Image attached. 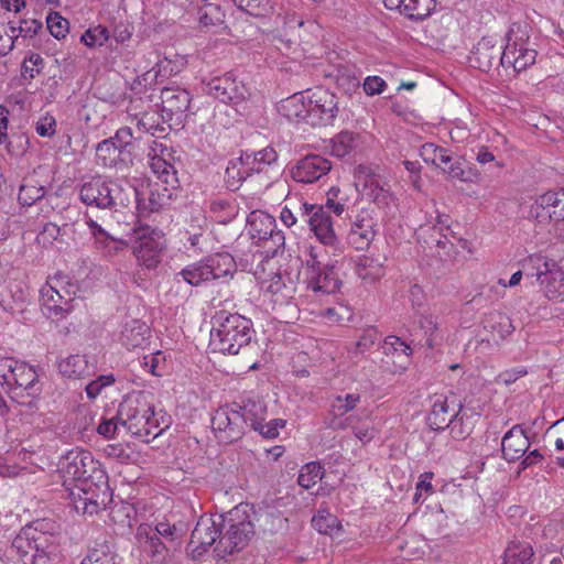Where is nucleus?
<instances>
[{
  "mask_svg": "<svg viewBox=\"0 0 564 564\" xmlns=\"http://www.w3.org/2000/svg\"><path fill=\"white\" fill-rule=\"evenodd\" d=\"M360 399L359 393L335 397L329 406L327 426L335 431L347 430L350 422L357 421L358 414H350L348 416L346 414L356 409Z\"/></svg>",
  "mask_w": 564,
  "mask_h": 564,
  "instance_id": "nucleus-27",
  "label": "nucleus"
},
{
  "mask_svg": "<svg viewBox=\"0 0 564 564\" xmlns=\"http://www.w3.org/2000/svg\"><path fill=\"white\" fill-rule=\"evenodd\" d=\"M77 292V284L74 283L68 275L63 273H56L55 275L50 276L40 290V293L45 297L48 305H54V294L62 295L67 301L76 303Z\"/></svg>",
  "mask_w": 564,
  "mask_h": 564,
  "instance_id": "nucleus-33",
  "label": "nucleus"
},
{
  "mask_svg": "<svg viewBox=\"0 0 564 564\" xmlns=\"http://www.w3.org/2000/svg\"><path fill=\"white\" fill-rule=\"evenodd\" d=\"M305 279L307 288L315 293H334L339 289L340 281L334 271V265H322L318 254L314 248L306 259Z\"/></svg>",
  "mask_w": 564,
  "mask_h": 564,
  "instance_id": "nucleus-18",
  "label": "nucleus"
},
{
  "mask_svg": "<svg viewBox=\"0 0 564 564\" xmlns=\"http://www.w3.org/2000/svg\"><path fill=\"white\" fill-rule=\"evenodd\" d=\"M86 224L94 238L95 248L101 256L106 258H112L118 256L128 248L127 241L110 236L93 218L88 217Z\"/></svg>",
  "mask_w": 564,
  "mask_h": 564,
  "instance_id": "nucleus-31",
  "label": "nucleus"
},
{
  "mask_svg": "<svg viewBox=\"0 0 564 564\" xmlns=\"http://www.w3.org/2000/svg\"><path fill=\"white\" fill-rule=\"evenodd\" d=\"M141 367L155 377H162L167 369L166 355L161 350L145 355L141 360Z\"/></svg>",
  "mask_w": 564,
  "mask_h": 564,
  "instance_id": "nucleus-50",
  "label": "nucleus"
},
{
  "mask_svg": "<svg viewBox=\"0 0 564 564\" xmlns=\"http://www.w3.org/2000/svg\"><path fill=\"white\" fill-rule=\"evenodd\" d=\"M460 405L449 401L445 395H436L427 415V423L434 431H442L451 425Z\"/></svg>",
  "mask_w": 564,
  "mask_h": 564,
  "instance_id": "nucleus-32",
  "label": "nucleus"
},
{
  "mask_svg": "<svg viewBox=\"0 0 564 564\" xmlns=\"http://www.w3.org/2000/svg\"><path fill=\"white\" fill-rule=\"evenodd\" d=\"M42 28V23L31 19V20H21L18 25H14L12 22L9 23L8 30L6 34L14 40L22 37H32L37 33V31Z\"/></svg>",
  "mask_w": 564,
  "mask_h": 564,
  "instance_id": "nucleus-53",
  "label": "nucleus"
},
{
  "mask_svg": "<svg viewBox=\"0 0 564 564\" xmlns=\"http://www.w3.org/2000/svg\"><path fill=\"white\" fill-rule=\"evenodd\" d=\"M382 351L384 355H397L400 358V369L405 370L410 364V357L413 352L412 348L397 336H388L383 340Z\"/></svg>",
  "mask_w": 564,
  "mask_h": 564,
  "instance_id": "nucleus-42",
  "label": "nucleus"
},
{
  "mask_svg": "<svg viewBox=\"0 0 564 564\" xmlns=\"http://www.w3.org/2000/svg\"><path fill=\"white\" fill-rule=\"evenodd\" d=\"M223 534V522L210 516H202L194 528L189 547L192 552L199 556L205 553Z\"/></svg>",
  "mask_w": 564,
  "mask_h": 564,
  "instance_id": "nucleus-24",
  "label": "nucleus"
},
{
  "mask_svg": "<svg viewBox=\"0 0 564 564\" xmlns=\"http://www.w3.org/2000/svg\"><path fill=\"white\" fill-rule=\"evenodd\" d=\"M45 195L44 186L33 180H26L21 186L18 195L20 204L31 206Z\"/></svg>",
  "mask_w": 564,
  "mask_h": 564,
  "instance_id": "nucleus-51",
  "label": "nucleus"
},
{
  "mask_svg": "<svg viewBox=\"0 0 564 564\" xmlns=\"http://www.w3.org/2000/svg\"><path fill=\"white\" fill-rule=\"evenodd\" d=\"M247 229L257 245L275 252L284 245V235L276 230L275 219L265 212L252 210L247 218Z\"/></svg>",
  "mask_w": 564,
  "mask_h": 564,
  "instance_id": "nucleus-15",
  "label": "nucleus"
},
{
  "mask_svg": "<svg viewBox=\"0 0 564 564\" xmlns=\"http://www.w3.org/2000/svg\"><path fill=\"white\" fill-rule=\"evenodd\" d=\"M91 482L77 485L78 494L72 491L74 496L75 508L83 513L94 514L99 510L105 509L108 503V495L102 491L101 495L91 490Z\"/></svg>",
  "mask_w": 564,
  "mask_h": 564,
  "instance_id": "nucleus-34",
  "label": "nucleus"
},
{
  "mask_svg": "<svg viewBox=\"0 0 564 564\" xmlns=\"http://www.w3.org/2000/svg\"><path fill=\"white\" fill-rule=\"evenodd\" d=\"M447 429H449L451 435L455 440H464L471 432L470 423L468 422V419L465 417L464 414H460V409L458 410L457 415L452 420V423L451 425H448Z\"/></svg>",
  "mask_w": 564,
  "mask_h": 564,
  "instance_id": "nucleus-59",
  "label": "nucleus"
},
{
  "mask_svg": "<svg viewBox=\"0 0 564 564\" xmlns=\"http://www.w3.org/2000/svg\"><path fill=\"white\" fill-rule=\"evenodd\" d=\"M524 274L534 276L540 283L544 295L551 301L564 300V271L552 260L541 256H532L523 264Z\"/></svg>",
  "mask_w": 564,
  "mask_h": 564,
  "instance_id": "nucleus-10",
  "label": "nucleus"
},
{
  "mask_svg": "<svg viewBox=\"0 0 564 564\" xmlns=\"http://www.w3.org/2000/svg\"><path fill=\"white\" fill-rule=\"evenodd\" d=\"M135 541L142 554L150 558L152 563L161 564L164 562L167 547L161 541L159 534L152 530V524L141 523L137 528Z\"/></svg>",
  "mask_w": 564,
  "mask_h": 564,
  "instance_id": "nucleus-28",
  "label": "nucleus"
},
{
  "mask_svg": "<svg viewBox=\"0 0 564 564\" xmlns=\"http://www.w3.org/2000/svg\"><path fill=\"white\" fill-rule=\"evenodd\" d=\"M54 305H48L45 297L40 293L42 312L48 318L62 319L75 310V302L67 301L62 295L54 294Z\"/></svg>",
  "mask_w": 564,
  "mask_h": 564,
  "instance_id": "nucleus-41",
  "label": "nucleus"
},
{
  "mask_svg": "<svg viewBox=\"0 0 564 564\" xmlns=\"http://www.w3.org/2000/svg\"><path fill=\"white\" fill-rule=\"evenodd\" d=\"M242 155L247 170L250 173V178L256 175L262 185L268 187L279 172L276 151L271 147H267L258 152H246Z\"/></svg>",
  "mask_w": 564,
  "mask_h": 564,
  "instance_id": "nucleus-20",
  "label": "nucleus"
},
{
  "mask_svg": "<svg viewBox=\"0 0 564 564\" xmlns=\"http://www.w3.org/2000/svg\"><path fill=\"white\" fill-rule=\"evenodd\" d=\"M378 221L373 208H361L351 221L348 241L357 249L365 250L378 234Z\"/></svg>",
  "mask_w": 564,
  "mask_h": 564,
  "instance_id": "nucleus-23",
  "label": "nucleus"
},
{
  "mask_svg": "<svg viewBox=\"0 0 564 564\" xmlns=\"http://www.w3.org/2000/svg\"><path fill=\"white\" fill-rule=\"evenodd\" d=\"M420 155L425 163L443 169L449 177L465 181L462 162L455 160L449 150L427 142L421 147Z\"/></svg>",
  "mask_w": 564,
  "mask_h": 564,
  "instance_id": "nucleus-25",
  "label": "nucleus"
},
{
  "mask_svg": "<svg viewBox=\"0 0 564 564\" xmlns=\"http://www.w3.org/2000/svg\"><path fill=\"white\" fill-rule=\"evenodd\" d=\"M133 133L131 128L118 129L113 137L105 139L96 145V163L104 167L122 169L132 161L131 145Z\"/></svg>",
  "mask_w": 564,
  "mask_h": 564,
  "instance_id": "nucleus-12",
  "label": "nucleus"
},
{
  "mask_svg": "<svg viewBox=\"0 0 564 564\" xmlns=\"http://www.w3.org/2000/svg\"><path fill=\"white\" fill-rule=\"evenodd\" d=\"M58 471L64 482L77 481L79 485L86 482H101L106 479L105 470L89 451L73 448L61 456Z\"/></svg>",
  "mask_w": 564,
  "mask_h": 564,
  "instance_id": "nucleus-7",
  "label": "nucleus"
},
{
  "mask_svg": "<svg viewBox=\"0 0 564 564\" xmlns=\"http://www.w3.org/2000/svg\"><path fill=\"white\" fill-rule=\"evenodd\" d=\"M112 560V554L105 547H101L91 550L80 564H113Z\"/></svg>",
  "mask_w": 564,
  "mask_h": 564,
  "instance_id": "nucleus-64",
  "label": "nucleus"
},
{
  "mask_svg": "<svg viewBox=\"0 0 564 564\" xmlns=\"http://www.w3.org/2000/svg\"><path fill=\"white\" fill-rule=\"evenodd\" d=\"M212 217L219 224L231 221L238 214L237 205L227 198H217L210 202Z\"/></svg>",
  "mask_w": 564,
  "mask_h": 564,
  "instance_id": "nucleus-45",
  "label": "nucleus"
},
{
  "mask_svg": "<svg viewBox=\"0 0 564 564\" xmlns=\"http://www.w3.org/2000/svg\"><path fill=\"white\" fill-rule=\"evenodd\" d=\"M286 426V421L283 419H273L269 422L262 421L260 425L257 427L256 432H258L261 436L268 440H273L279 436L280 430Z\"/></svg>",
  "mask_w": 564,
  "mask_h": 564,
  "instance_id": "nucleus-62",
  "label": "nucleus"
},
{
  "mask_svg": "<svg viewBox=\"0 0 564 564\" xmlns=\"http://www.w3.org/2000/svg\"><path fill=\"white\" fill-rule=\"evenodd\" d=\"M207 91L224 104H239L250 96V89L234 73L215 77L207 84Z\"/></svg>",
  "mask_w": 564,
  "mask_h": 564,
  "instance_id": "nucleus-19",
  "label": "nucleus"
},
{
  "mask_svg": "<svg viewBox=\"0 0 564 564\" xmlns=\"http://www.w3.org/2000/svg\"><path fill=\"white\" fill-rule=\"evenodd\" d=\"M536 55L530 39V28L527 24L513 23L506 34V45L500 55L502 66L512 67L520 73L535 63Z\"/></svg>",
  "mask_w": 564,
  "mask_h": 564,
  "instance_id": "nucleus-6",
  "label": "nucleus"
},
{
  "mask_svg": "<svg viewBox=\"0 0 564 564\" xmlns=\"http://www.w3.org/2000/svg\"><path fill=\"white\" fill-rule=\"evenodd\" d=\"M58 371L66 378L82 379L94 373L95 367L88 362L86 356L76 354L62 358L58 362Z\"/></svg>",
  "mask_w": 564,
  "mask_h": 564,
  "instance_id": "nucleus-37",
  "label": "nucleus"
},
{
  "mask_svg": "<svg viewBox=\"0 0 564 564\" xmlns=\"http://www.w3.org/2000/svg\"><path fill=\"white\" fill-rule=\"evenodd\" d=\"M151 338L150 327L138 318L126 319L120 329L119 341L128 350L143 349Z\"/></svg>",
  "mask_w": 564,
  "mask_h": 564,
  "instance_id": "nucleus-29",
  "label": "nucleus"
},
{
  "mask_svg": "<svg viewBox=\"0 0 564 564\" xmlns=\"http://www.w3.org/2000/svg\"><path fill=\"white\" fill-rule=\"evenodd\" d=\"M348 429L351 430L354 436L362 444L371 442L377 434L375 426L368 422L367 417L359 414L357 415V421L349 423Z\"/></svg>",
  "mask_w": 564,
  "mask_h": 564,
  "instance_id": "nucleus-52",
  "label": "nucleus"
},
{
  "mask_svg": "<svg viewBox=\"0 0 564 564\" xmlns=\"http://www.w3.org/2000/svg\"><path fill=\"white\" fill-rule=\"evenodd\" d=\"M225 176L228 186L231 188H237L243 181L250 178L243 155L229 161Z\"/></svg>",
  "mask_w": 564,
  "mask_h": 564,
  "instance_id": "nucleus-44",
  "label": "nucleus"
},
{
  "mask_svg": "<svg viewBox=\"0 0 564 564\" xmlns=\"http://www.w3.org/2000/svg\"><path fill=\"white\" fill-rule=\"evenodd\" d=\"M212 427L223 443H231L243 434V419L235 405L219 408L212 417Z\"/></svg>",
  "mask_w": 564,
  "mask_h": 564,
  "instance_id": "nucleus-22",
  "label": "nucleus"
},
{
  "mask_svg": "<svg viewBox=\"0 0 564 564\" xmlns=\"http://www.w3.org/2000/svg\"><path fill=\"white\" fill-rule=\"evenodd\" d=\"M150 167L158 178L170 186L177 182L176 170L174 165L161 155H154L150 160Z\"/></svg>",
  "mask_w": 564,
  "mask_h": 564,
  "instance_id": "nucleus-46",
  "label": "nucleus"
},
{
  "mask_svg": "<svg viewBox=\"0 0 564 564\" xmlns=\"http://www.w3.org/2000/svg\"><path fill=\"white\" fill-rule=\"evenodd\" d=\"M199 23L203 26H216L223 23V13L219 6L207 3L199 11Z\"/></svg>",
  "mask_w": 564,
  "mask_h": 564,
  "instance_id": "nucleus-58",
  "label": "nucleus"
},
{
  "mask_svg": "<svg viewBox=\"0 0 564 564\" xmlns=\"http://www.w3.org/2000/svg\"><path fill=\"white\" fill-rule=\"evenodd\" d=\"M235 270L236 263L232 256L227 252H221L208 256L200 261L186 265L176 274V278L181 276L186 283L193 286H199L230 275Z\"/></svg>",
  "mask_w": 564,
  "mask_h": 564,
  "instance_id": "nucleus-9",
  "label": "nucleus"
},
{
  "mask_svg": "<svg viewBox=\"0 0 564 564\" xmlns=\"http://www.w3.org/2000/svg\"><path fill=\"white\" fill-rule=\"evenodd\" d=\"M307 101V124L312 127L333 124L338 113V100L333 93L322 88L308 90Z\"/></svg>",
  "mask_w": 564,
  "mask_h": 564,
  "instance_id": "nucleus-17",
  "label": "nucleus"
},
{
  "mask_svg": "<svg viewBox=\"0 0 564 564\" xmlns=\"http://www.w3.org/2000/svg\"><path fill=\"white\" fill-rule=\"evenodd\" d=\"M357 274L364 281L375 282L383 276L384 270L381 263L369 257H364L357 264Z\"/></svg>",
  "mask_w": 564,
  "mask_h": 564,
  "instance_id": "nucleus-49",
  "label": "nucleus"
},
{
  "mask_svg": "<svg viewBox=\"0 0 564 564\" xmlns=\"http://www.w3.org/2000/svg\"><path fill=\"white\" fill-rule=\"evenodd\" d=\"M533 547L529 542L513 540L508 543L502 564H533Z\"/></svg>",
  "mask_w": 564,
  "mask_h": 564,
  "instance_id": "nucleus-38",
  "label": "nucleus"
},
{
  "mask_svg": "<svg viewBox=\"0 0 564 564\" xmlns=\"http://www.w3.org/2000/svg\"><path fill=\"white\" fill-rule=\"evenodd\" d=\"M239 415L243 419V430L250 426L257 430L262 421L265 420V405L261 401L248 400L242 406L234 404Z\"/></svg>",
  "mask_w": 564,
  "mask_h": 564,
  "instance_id": "nucleus-39",
  "label": "nucleus"
},
{
  "mask_svg": "<svg viewBox=\"0 0 564 564\" xmlns=\"http://www.w3.org/2000/svg\"><path fill=\"white\" fill-rule=\"evenodd\" d=\"M264 301L272 310L290 306L294 303L296 280L286 272H282L272 259L259 263L254 270Z\"/></svg>",
  "mask_w": 564,
  "mask_h": 564,
  "instance_id": "nucleus-4",
  "label": "nucleus"
},
{
  "mask_svg": "<svg viewBox=\"0 0 564 564\" xmlns=\"http://www.w3.org/2000/svg\"><path fill=\"white\" fill-rule=\"evenodd\" d=\"M42 390L36 369L11 357L0 358V394L7 393L20 404H32Z\"/></svg>",
  "mask_w": 564,
  "mask_h": 564,
  "instance_id": "nucleus-3",
  "label": "nucleus"
},
{
  "mask_svg": "<svg viewBox=\"0 0 564 564\" xmlns=\"http://www.w3.org/2000/svg\"><path fill=\"white\" fill-rule=\"evenodd\" d=\"M497 40L494 36H484L475 47V54L478 58L485 59V66L489 67L491 61L497 57L500 53V47L496 48Z\"/></svg>",
  "mask_w": 564,
  "mask_h": 564,
  "instance_id": "nucleus-54",
  "label": "nucleus"
},
{
  "mask_svg": "<svg viewBox=\"0 0 564 564\" xmlns=\"http://www.w3.org/2000/svg\"><path fill=\"white\" fill-rule=\"evenodd\" d=\"M61 229L56 224L46 223L36 236V242L42 248H50L57 241Z\"/></svg>",
  "mask_w": 564,
  "mask_h": 564,
  "instance_id": "nucleus-61",
  "label": "nucleus"
},
{
  "mask_svg": "<svg viewBox=\"0 0 564 564\" xmlns=\"http://www.w3.org/2000/svg\"><path fill=\"white\" fill-rule=\"evenodd\" d=\"M79 196L84 204L98 208H117L129 203L128 194L118 182L102 177H94L85 183Z\"/></svg>",
  "mask_w": 564,
  "mask_h": 564,
  "instance_id": "nucleus-13",
  "label": "nucleus"
},
{
  "mask_svg": "<svg viewBox=\"0 0 564 564\" xmlns=\"http://www.w3.org/2000/svg\"><path fill=\"white\" fill-rule=\"evenodd\" d=\"M252 322L238 313L219 312L213 318L209 348L223 355H237L253 337Z\"/></svg>",
  "mask_w": 564,
  "mask_h": 564,
  "instance_id": "nucleus-2",
  "label": "nucleus"
},
{
  "mask_svg": "<svg viewBox=\"0 0 564 564\" xmlns=\"http://www.w3.org/2000/svg\"><path fill=\"white\" fill-rule=\"evenodd\" d=\"M308 90L296 93L285 99H282L278 106V112L286 120L295 123H307V101Z\"/></svg>",
  "mask_w": 564,
  "mask_h": 564,
  "instance_id": "nucleus-35",
  "label": "nucleus"
},
{
  "mask_svg": "<svg viewBox=\"0 0 564 564\" xmlns=\"http://www.w3.org/2000/svg\"><path fill=\"white\" fill-rule=\"evenodd\" d=\"M312 525L319 533L330 536H338L343 529L338 518L326 509H319L314 514Z\"/></svg>",
  "mask_w": 564,
  "mask_h": 564,
  "instance_id": "nucleus-40",
  "label": "nucleus"
},
{
  "mask_svg": "<svg viewBox=\"0 0 564 564\" xmlns=\"http://www.w3.org/2000/svg\"><path fill=\"white\" fill-rule=\"evenodd\" d=\"M324 467L318 462L304 465L299 474L297 482L304 489L314 487L324 476Z\"/></svg>",
  "mask_w": 564,
  "mask_h": 564,
  "instance_id": "nucleus-47",
  "label": "nucleus"
},
{
  "mask_svg": "<svg viewBox=\"0 0 564 564\" xmlns=\"http://www.w3.org/2000/svg\"><path fill=\"white\" fill-rule=\"evenodd\" d=\"M56 119L46 112L39 117L35 122V131L42 138H52L56 133Z\"/></svg>",
  "mask_w": 564,
  "mask_h": 564,
  "instance_id": "nucleus-63",
  "label": "nucleus"
},
{
  "mask_svg": "<svg viewBox=\"0 0 564 564\" xmlns=\"http://www.w3.org/2000/svg\"><path fill=\"white\" fill-rule=\"evenodd\" d=\"M57 538L37 527H24L11 544V553H15L23 564H45L55 555Z\"/></svg>",
  "mask_w": 564,
  "mask_h": 564,
  "instance_id": "nucleus-5",
  "label": "nucleus"
},
{
  "mask_svg": "<svg viewBox=\"0 0 564 564\" xmlns=\"http://www.w3.org/2000/svg\"><path fill=\"white\" fill-rule=\"evenodd\" d=\"M117 419L127 433L147 443L164 430L155 416L149 395L144 392L126 397L119 405Z\"/></svg>",
  "mask_w": 564,
  "mask_h": 564,
  "instance_id": "nucleus-1",
  "label": "nucleus"
},
{
  "mask_svg": "<svg viewBox=\"0 0 564 564\" xmlns=\"http://www.w3.org/2000/svg\"><path fill=\"white\" fill-rule=\"evenodd\" d=\"M189 93L178 86L165 87L161 91L162 112L165 113L164 118L172 120V118L183 116L191 105Z\"/></svg>",
  "mask_w": 564,
  "mask_h": 564,
  "instance_id": "nucleus-30",
  "label": "nucleus"
},
{
  "mask_svg": "<svg viewBox=\"0 0 564 564\" xmlns=\"http://www.w3.org/2000/svg\"><path fill=\"white\" fill-rule=\"evenodd\" d=\"M132 251L137 260L148 269H154L162 260L166 242L164 234L149 225H139L132 230Z\"/></svg>",
  "mask_w": 564,
  "mask_h": 564,
  "instance_id": "nucleus-11",
  "label": "nucleus"
},
{
  "mask_svg": "<svg viewBox=\"0 0 564 564\" xmlns=\"http://www.w3.org/2000/svg\"><path fill=\"white\" fill-rule=\"evenodd\" d=\"M501 446L503 457L509 462H514L525 455L530 442L522 429L513 426L505 434Z\"/></svg>",
  "mask_w": 564,
  "mask_h": 564,
  "instance_id": "nucleus-36",
  "label": "nucleus"
},
{
  "mask_svg": "<svg viewBox=\"0 0 564 564\" xmlns=\"http://www.w3.org/2000/svg\"><path fill=\"white\" fill-rule=\"evenodd\" d=\"M354 185L362 198L380 207L389 205L392 198L388 181L369 165L359 164L355 167Z\"/></svg>",
  "mask_w": 564,
  "mask_h": 564,
  "instance_id": "nucleus-14",
  "label": "nucleus"
},
{
  "mask_svg": "<svg viewBox=\"0 0 564 564\" xmlns=\"http://www.w3.org/2000/svg\"><path fill=\"white\" fill-rule=\"evenodd\" d=\"M46 24L50 33L55 39H63L68 32V21L64 19L58 12L50 13L46 19Z\"/></svg>",
  "mask_w": 564,
  "mask_h": 564,
  "instance_id": "nucleus-60",
  "label": "nucleus"
},
{
  "mask_svg": "<svg viewBox=\"0 0 564 564\" xmlns=\"http://www.w3.org/2000/svg\"><path fill=\"white\" fill-rule=\"evenodd\" d=\"M359 144V137L352 132H340L332 139L330 152L337 158L349 155Z\"/></svg>",
  "mask_w": 564,
  "mask_h": 564,
  "instance_id": "nucleus-43",
  "label": "nucleus"
},
{
  "mask_svg": "<svg viewBox=\"0 0 564 564\" xmlns=\"http://www.w3.org/2000/svg\"><path fill=\"white\" fill-rule=\"evenodd\" d=\"M110 37L109 31L104 25H95L86 30L80 41L88 47L102 46Z\"/></svg>",
  "mask_w": 564,
  "mask_h": 564,
  "instance_id": "nucleus-55",
  "label": "nucleus"
},
{
  "mask_svg": "<svg viewBox=\"0 0 564 564\" xmlns=\"http://www.w3.org/2000/svg\"><path fill=\"white\" fill-rule=\"evenodd\" d=\"M301 219L308 224L319 242L337 250L338 239L334 230L333 218L326 207L316 204L301 203L299 205Z\"/></svg>",
  "mask_w": 564,
  "mask_h": 564,
  "instance_id": "nucleus-16",
  "label": "nucleus"
},
{
  "mask_svg": "<svg viewBox=\"0 0 564 564\" xmlns=\"http://www.w3.org/2000/svg\"><path fill=\"white\" fill-rule=\"evenodd\" d=\"M563 192H546L539 195L530 207L529 215L539 224L564 221Z\"/></svg>",
  "mask_w": 564,
  "mask_h": 564,
  "instance_id": "nucleus-21",
  "label": "nucleus"
},
{
  "mask_svg": "<svg viewBox=\"0 0 564 564\" xmlns=\"http://www.w3.org/2000/svg\"><path fill=\"white\" fill-rule=\"evenodd\" d=\"M248 506H238L225 516H219L223 522V534L217 547L225 554H232L245 549L254 534L253 524L248 516Z\"/></svg>",
  "mask_w": 564,
  "mask_h": 564,
  "instance_id": "nucleus-8",
  "label": "nucleus"
},
{
  "mask_svg": "<svg viewBox=\"0 0 564 564\" xmlns=\"http://www.w3.org/2000/svg\"><path fill=\"white\" fill-rule=\"evenodd\" d=\"M152 530L159 534L160 538H164L171 542L181 540L184 534L182 527L171 523L169 520L159 521L154 527L152 525Z\"/></svg>",
  "mask_w": 564,
  "mask_h": 564,
  "instance_id": "nucleus-57",
  "label": "nucleus"
},
{
  "mask_svg": "<svg viewBox=\"0 0 564 564\" xmlns=\"http://www.w3.org/2000/svg\"><path fill=\"white\" fill-rule=\"evenodd\" d=\"M330 162L317 154L306 155L295 162L290 170L293 181L302 184H312L319 181L330 171Z\"/></svg>",
  "mask_w": 564,
  "mask_h": 564,
  "instance_id": "nucleus-26",
  "label": "nucleus"
},
{
  "mask_svg": "<svg viewBox=\"0 0 564 564\" xmlns=\"http://www.w3.org/2000/svg\"><path fill=\"white\" fill-rule=\"evenodd\" d=\"M232 1L240 10H242L253 17H264L272 9L269 0H232Z\"/></svg>",
  "mask_w": 564,
  "mask_h": 564,
  "instance_id": "nucleus-56",
  "label": "nucleus"
},
{
  "mask_svg": "<svg viewBox=\"0 0 564 564\" xmlns=\"http://www.w3.org/2000/svg\"><path fill=\"white\" fill-rule=\"evenodd\" d=\"M435 7L434 0H405L404 15L411 20H423Z\"/></svg>",
  "mask_w": 564,
  "mask_h": 564,
  "instance_id": "nucleus-48",
  "label": "nucleus"
}]
</instances>
